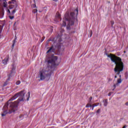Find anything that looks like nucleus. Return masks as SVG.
<instances>
[{"label":"nucleus","instance_id":"nucleus-1","mask_svg":"<svg viewBox=\"0 0 128 128\" xmlns=\"http://www.w3.org/2000/svg\"><path fill=\"white\" fill-rule=\"evenodd\" d=\"M24 94H26V92L24 90H22L11 98L3 107L2 116H5L8 114H12V112H14L16 110H18V103L24 100Z\"/></svg>","mask_w":128,"mask_h":128},{"label":"nucleus","instance_id":"nucleus-2","mask_svg":"<svg viewBox=\"0 0 128 128\" xmlns=\"http://www.w3.org/2000/svg\"><path fill=\"white\" fill-rule=\"evenodd\" d=\"M108 58H110L112 62H114L116 64V66L114 68L115 72H117V76H120V72L124 70V62L120 58L114 54H110L107 55Z\"/></svg>","mask_w":128,"mask_h":128},{"label":"nucleus","instance_id":"nucleus-3","mask_svg":"<svg viewBox=\"0 0 128 128\" xmlns=\"http://www.w3.org/2000/svg\"><path fill=\"white\" fill-rule=\"evenodd\" d=\"M78 10L76 9V14L74 12H71L70 14H66L64 15L65 20L68 22V24L66 26L67 30H70L72 26L74 24L76 20L78 22Z\"/></svg>","mask_w":128,"mask_h":128},{"label":"nucleus","instance_id":"nucleus-4","mask_svg":"<svg viewBox=\"0 0 128 128\" xmlns=\"http://www.w3.org/2000/svg\"><path fill=\"white\" fill-rule=\"evenodd\" d=\"M60 61L58 58L56 56H51L47 62V66L50 68H54V70H56V66L60 64Z\"/></svg>","mask_w":128,"mask_h":128},{"label":"nucleus","instance_id":"nucleus-5","mask_svg":"<svg viewBox=\"0 0 128 128\" xmlns=\"http://www.w3.org/2000/svg\"><path fill=\"white\" fill-rule=\"evenodd\" d=\"M54 73V72L51 70H42L40 72V80H44L46 78L47 80H49L50 78L52 76V74Z\"/></svg>","mask_w":128,"mask_h":128},{"label":"nucleus","instance_id":"nucleus-6","mask_svg":"<svg viewBox=\"0 0 128 128\" xmlns=\"http://www.w3.org/2000/svg\"><path fill=\"white\" fill-rule=\"evenodd\" d=\"M12 69L11 70L10 74L8 75V78L7 79L6 82L5 83H4V86H8V82L10 80V76H12V74H14L16 73V66H14V64H12Z\"/></svg>","mask_w":128,"mask_h":128},{"label":"nucleus","instance_id":"nucleus-7","mask_svg":"<svg viewBox=\"0 0 128 128\" xmlns=\"http://www.w3.org/2000/svg\"><path fill=\"white\" fill-rule=\"evenodd\" d=\"M100 106V103L98 102L92 105V104H90V103L89 102L87 104L86 106V108H92V110H94V106Z\"/></svg>","mask_w":128,"mask_h":128},{"label":"nucleus","instance_id":"nucleus-8","mask_svg":"<svg viewBox=\"0 0 128 128\" xmlns=\"http://www.w3.org/2000/svg\"><path fill=\"white\" fill-rule=\"evenodd\" d=\"M56 18L58 20L57 22H58V20H62V17L60 12H56Z\"/></svg>","mask_w":128,"mask_h":128},{"label":"nucleus","instance_id":"nucleus-9","mask_svg":"<svg viewBox=\"0 0 128 128\" xmlns=\"http://www.w3.org/2000/svg\"><path fill=\"white\" fill-rule=\"evenodd\" d=\"M54 48V46H51L50 48L47 51L46 54H48L49 52H55Z\"/></svg>","mask_w":128,"mask_h":128},{"label":"nucleus","instance_id":"nucleus-10","mask_svg":"<svg viewBox=\"0 0 128 128\" xmlns=\"http://www.w3.org/2000/svg\"><path fill=\"white\" fill-rule=\"evenodd\" d=\"M8 62V56L6 57L2 61L4 64H7Z\"/></svg>","mask_w":128,"mask_h":128},{"label":"nucleus","instance_id":"nucleus-11","mask_svg":"<svg viewBox=\"0 0 128 128\" xmlns=\"http://www.w3.org/2000/svg\"><path fill=\"white\" fill-rule=\"evenodd\" d=\"M103 102H104V106H108V99H106L104 100H103Z\"/></svg>","mask_w":128,"mask_h":128},{"label":"nucleus","instance_id":"nucleus-12","mask_svg":"<svg viewBox=\"0 0 128 128\" xmlns=\"http://www.w3.org/2000/svg\"><path fill=\"white\" fill-rule=\"evenodd\" d=\"M16 37L15 36V39L13 40L12 44V48H14V44H16Z\"/></svg>","mask_w":128,"mask_h":128},{"label":"nucleus","instance_id":"nucleus-13","mask_svg":"<svg viewBox=\"0 0 128 128\" xmlns=\"http://www.w3.org/2000/svg\"><path fill=\"white\" fill-rule=\"evenodd\" d=\"M27 98H26V100H30V92H28V94H27Z\"/></svg>","mask_w":128,"mask_h":128},{"label":"nucleus","instance_id":"nucleus-14","mask_svg":"<svg viewBox=\"0 0 128 128\" xmlns=\"http://www.w3.org/2000/svg\"><path fill=\"white\" fill-rule=\"evenodd\" d=\"M122 78H118L117 80L118 84H122Z\"/></svg>","mask_w":128,"mask_h":128},{"label":"nucleus","instance_id":"nucleus-15","mask_svg":"<svg viewBox=\"0 0 128 128\" xmlns=\"http://www.w3.org/2000/svg\"><path fill=\"white\" fill-rule=\"evenodd\" d=\"M114 20L111 21L112 28H114Z\"/></svg>","mask_w":128,"mask_h":128},{"label":"nucleus","instance_id":"nucleus-16","mask_svg":"<svg viewBox=\"0 0 128 128\" xmlns=\"http://www.w3.org/2000/svg\"><path fill=\"white\" fill-rule=\"evenodd\" d=\"M66 26V22L63 21V24H62V26Z\"/></svg>","mask_w":128,"mask_h":128},{"label":"nucleus","instance_id":"nucleus-17","mask_svg":"<svg viewBox=\"0 0 128 128\" xmlns=\"http://www.w3.org/2000/svg\"><path fill=\"white\" fill-rule=\"evenodd\" d=\"M16 86H18L19 84H20V81L18 80L16 82Z\"/></svg>","mask_w":128,"mask_h":128},{"label":"nucleus","instance_id":"nucleus-18","mask_svg":"<svg viewBox=\"0 0 128 128\" xmlns=\"http://www.w3.org/2000/svg\"><path fill=\"white\" fill-rule=\"evenodd\" d=\"M92 96H90V98H89V101H88L89 103L92 102Z\"/></svg>","mask_w":128,"mask_h":128},{"label":"nucleus","instance_id":"nucleus-19","mask_svg":"<svg viewBox=\"0 0 128 128\" xmlns=\"http://www.w3.org/2000/svg\"><path fill=\"white\" fill-rule=\"evenodd\" d=\"M32 12H33L34 14H36V13L38 12V10L34 9L33 10Z\"/></svg>","mask_w":128,"mask_h":128},{"label":"nucleus","instance_id":"nucleus-20","mask_svg":"<svg viewBox=\"0 0 128 128\" xmlns=\"http://www.w3.org/2000/svg\"><path fill=\"white\" fill-rule=\"evenodd\" d=\"M10 20H14V16H9Z\"/></svg>","mask_w":128,"mask_h":128},{"label":"nucleus","instance_id":"nucleus-21","mask_svg":"<svg viewBox=\"0 0 128 128\" xmlns=\"http://www.w3.org/2000/svg\"><path fill=\"white\" fill-rule=\"evenodd\" d=\"M16 12V10H12V14H14V13Z\"/></svg>","mask_w":128,"mask_h":128},{"label":"nucleus","instance_id":"nucleus-22","mask_svg":"<svg viewBox=\"0 0 128 128\" xmlns=\"http://www.w3.org/2000/svg\"><path fill=\"white\" fill-rule=\"evenodd\" d=\"M44 38H46V37H44V36L42 38V40H41V42H42V41L43 40H44Z\"/></svg>","mask_w":128,"mask_h":128},{"label":"nucleus","instance_id":"nucleus-23","mask_svg":"<svg viewBox=\"0 0 128 128\" xmlns=\"http://www.w3.org/2000/svg\"><path fill=\"white\" fill-rule=\"evenodd\" d=\"M100 109H98V110L96 111L97 114H100Z\"/></svg>","mask_w":128,"mask_h":128},{"label":"nucleus","instance_id":"nucleus-24","mask_svg":"<svg viewBox=\"0 0 128 128\" xmlns=\"http://www.w3.org/2000/svg\"><path fill=\"white\" fill-rule=\"evenodd\" d=\"M4 8H6V2H4Z\"/></svg>","mask_w":128,"mask_h":128},{"label":"nucleus","instance_id":"nucleus-25","mask_svg":"<svg viewBox=\"0 0 128 128\" xmlns=\"http://www.w3.org/2000/svg\"><path fill=\"white\" fill-rule=\"evenodd\" d=\"M90 34V36H92V32L91 31Z\"/></svg>","mask_w":128,"mask_h":128},{"label":"nucleus","instance_id":"nucleus-26","mask_svg":"<svg viewBox=\"0 0 128 128\" xmlns=\"http://www.w3.org/2000/svg\"><path fill=\"white\" fill-rule=\"evenodd\" d=\"M60 48H61L60 45L58 46V50H60Z\"/></svg>","mask_w":128,"mask_h":128},{"label":"nucleus","instance_id":"nucleus-27","mask_svg":"<svg viewBox=\"0 0 128 128\" xmlns=\"http://www.w3.org/2000/svg\"><path fill=\"white\" fill-rule=\"evenodd\" d=\"M16 22H14V26H16Z\"/></svg>","mask_w":128,"mask_h":128},{"label":"nucleus","instance_id":"nucleus-28","mask_svg":"<svg viewBox=\"0 0 128 128\" xmlns=\"http://www.w3.org/2000/svg\"><path fill=\"white\" fill-rule=\"evenodd\" d=\"M113 86H114V88H116V84H114Z\"/></svg>","mask_w":128,"mask_h":128},{"label":"nucleus","instance_id":"nucleus-29","mask_svg":"<svg viewBox=\"0 0 128 128\" xmlns=\"http://www.w3.org/2000/svg\"><path fill=\"white\" fill-rule=\"evenodd\" d=\"M126 106H128V102H126Z\"/></svg>","mask_w":128,"mask_h":128},{"label":"nucleus","instance_id":"nucleus-30","mask_svg":"<svg viewBox=\"0 0 128 128\" xmlns=\"http://www.w3.org/2000/svg\"><path fill=\"white\" fill-rule=\"evenodd\" d=\"M53 2H58V0H52Z\"/></svg>","mask_w":128,"mask_h":128},{"label":"nucleus","instance_id":"nucleus-31","mask_svg":"<svg viewBox=\"0 0 128 128\" xmlns=\"http://www.w3.org/2000/svg\"><path fill=\"white\" fill-rule=\"evenodd\" d=\"M110 81H112V79L110 78V79L108 80V82H110Z\"/></svg>","mask_w":128,"mask_h":128},{"label":"nucleus","instance_id":"nucleus-32","mask_svg":"<svg viewBox=\"0 0 128 128\" xmlns=\"http://www.w3.org/2000/svg\"><path fill=\"white\" fill-rule=\"evenodd\" d=\"M120 78H122V75H120Z\"/></svg>","mask_w":128,"mask_h":128},{"label":"nucleus","instance_id":"nucleus-33","mask_svg":"<svg viewBox=\"0 0 128 128\" xmlns=\"http://www.w3.org/2000/svg\"><path fill=\"white\" fill-rule=\"evenodd\" d=\"M108 96H110V93H109V94H108Z\"/></svg>","mask_w":128,"mask_h":128},{"label":"nucleus","instance_id":"nucleus-34","mask_svg":"<svg viewBox=\"0 0 128 128\" xmlns=\"http://www.w3.org/2000/svg\"><path fill=\"white\" fill-rule=\"evenodd\" d=\"M8 12H10V11L8 10Z\"/></svg>","mask_w":128,"mask_h":128},{"label":"nucleus","instance_id":"nucleus-35","mask_svg":"<svg viewBox=\"0 0 128 128\" xmlns=\"http://www.w3.org/2000/svg\"><path fill=\"white\" fill-rule=\"evenodd\" d=\"M114 78H118V76H115Z\"/></svg>","mask_w":128,"mask_h":128},{"label":"nucleus","instance_id":"nucleus-36","mask_svg":"<svg viewBox=\"0 0 128 128\" xmlns=\"http://www.w3.org/2000/svg\"><path fill=\"white\" fill-rule=\"evenodd\" d=\"M60 42H62V39H60Z\"/></svg>","mask_w":128,"mask_h":128},{"label":"nucleus","instance_id":"nucleus-37","mask_svg":"<svg viewBox=\"0 0 128 128\" xmlns=\"http://www.w3.org/2000/svg\"><path fill=\"white\" fill-rule=\"evenodd\" d=\"M100 106H102V104H100Z\"/></svg>","mask_w":128,"mask_h":128},{"label":"nucleus","instance_id":"nucleus-38","mask_svg":"<svg viewBox=\"0 0 128 128\" xmlns=\"http://www.w3.org/2000/svg\"><path fill=\"white\" fill-rule=\"evenodd\" d=\"M10 9L12 8H10Z\"/></svg>","mask_w":128,"mask_h":128},{"label":"nucleus","instance_id":"nucleus-39","mask_svg":"<svg viewBox=\"0 0 128 128\" xmlns=\"http://www.w3.org/2000/svg\"><path fill=\"white\" fill-rule=\"evenodd\" d=\"M112 90H114V89H112Z\"/></svg>","mask_w":128,"mask_h":128},{"label":"nucleus","instance_id":"nucleus-40","mask_svg":"<svg viewBox=\"0 0 128 128\" xmlns=\"http://www.w3.org/2000/svg\"><path fill=\"white\" fill-rule=\"evenodd\" d=\"M124 52L126 53V51H124Z\"/></svg>","mask_w":128,"mask_h":128},{"label":"nucleus","instance_id":"nucleus-41","mask_svg":"<svg viewBox=\"0 0 128 128\" xmlns=\"http://www.w3.org/2000/svg\"><path fill=\"white\" fill-rule=\"evenodd\" d=\"M96 106H94V108H96Z\"/></svg>","mask_w":128,"mask_h":128}]
</instances>
